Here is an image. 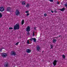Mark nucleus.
<instances>
[{
    "instance_id": "f257e3e1",
    "label": "nucleus",
    "mask_w": 67,
    "mask_h": 67,
    "mask_svg": "<svg viewBox=\"0 0 67 67\" xmlns=\"http://www.w3.org/2000/svg\"><path fill=\"white\" fill-rule=\"evenodd\" d=\"M20 28V25L19 23L16 24L15 25H14V29L15 30H19Z\"/></svg>"
},
{
    "instance_id": "f03ea898",
    "label": "nucleus",
    "mask_w": 67,
    "mask_h": 67,
    "mask_svg": "<svg viewBox=\"0 0 67 67\" xmlns=\"http://www.w3.org/2000/svg\"><path fill=\"white\" fill-rule=\"evenodd\" d=\"M1 55L3 58H5L7 56V54L6 53H1Z\"/></svg>"
},
{
    "instance_id": "7ed1b4c3",
    "label": "nucleus",
    "mask_w": 67,
    "mask_h": 67,
    "mask_svg": "<svg viewBox=\"0 0 67 67\" xmlns=\"http://www.w3.org/2000/svg\"><path fill=\"white\" fill-rule=\"evenodd\" d=\"M11 55L12 56H17L16 53V52L14 51H12L11 52Z\"/></svg>"
},
{
    "instance_id": "20e7f679",
    "label": "nucleus",
    "mask_w": 67,
    "mask_h": 67,
    "mask_svg": "<svg viewBox=\"0 0 67 67\" xmlns=\"http://www.w3.org/2000/svg\"><path fill=\"white\" fill-rule=\"evenodd\" d=\"M15 13L16 15L17 16H18V15H20V12L18 10H16V11Z\"/></svg>"
},
{
    "instance_id": "39448f33",
    "label": "nucleus",
    "mask_w": 67,
    "mask_h": 67,
    "mask_svg": "<svg viewBox=\"0 0 67 67\" xmlns=\"http://www.w3.org/2000/svg\"><path fill=\"white\" fill-rule=\"evenodd\" d=\"M4 10V9L3 7H0V11H1V12H3Z\"/></svg>"
},
{
    "instance_id": "423d86ee",
    "label": "nucleus",
    "mask_w": 67,
    "mask_h": 67,
    "mask_svg": "<svg viewBox=\"0 0 67 67\" xmlns=\"http://www.w3.org/2000/svg\"><path fill=\"white\" fill-rule=\"evenodd\" d=\"M6 11L9 12H10L11 11V8L10 7H7L6 9Z\"/></svg>"
},
{
    "instance_id": "0eeeda50",
    "label": "nucleus",
    "mask_w": 67,
    "mask_h": 67,
    "mask_svg": "<svg viewBox=\"0 0 67 67\" xmlns=\"http://www.w3.org/2000/svg\"><path fill=\"white\" fill-rule=\"evenodd\" d=\"M57 60H54L53 63L54 66H55L56 65V64H57Z\"/></svg>"
},
{
    "instance_id": "6e6552de",
    "label": "nucleus",
    "mask_w": 67,
    "mask_h": 67,
    "mask_svg": "<svg viewBox=\"0 0 67 67\" xmlns=\"http://www.w3.org/2000/svg\"><path fill=\"white\" fill-rule=\"evenodd\" d=\"M26 31L27 32H29L30 31V27L29 26L27 27Z\"/></svg>"
},
{
    "instance_id": "1a4fd4ad",
    "label": "nucleus",
    "mask_w": 67,
    "mask_h": 67,
    "mask_svg": "<svg viewBox=\"0 0 67 67\" xmlns=\"http://www.w3.org/2000/svg\"><path fill=\"white\" fill-rule=\"evenodd\" d=\"M26 52L28 53H30L31 52V50L29 49H27L26 50Z\"/></svg>"
},
{
    "instance_id": "9d476101",
    "label": "nucleus",
    "mask_w": 67,
    "mask_h": 67,
    "mask_svg": "<svg viewBox=\"0 0 67 67\" xmlns=\"http://www.w3.org/2000/svg\"><path fill=\"white\" fill-rule=\"evenodd\" d=\"M9 65V63L7 62L5 63V64H4V66L5 67H8Z\"/></svg>"
},
{
    "instance_id": "9b49d317",
    "label": "nucleus",
    "mask_w": 67,
    "mask_h": 67,
    "mask_svg": "<svg viewBox=\"0 0 67 67\" xmlns=\"http://www.w3.org/2000/svg\"><path fill=\"white\" fill-rule=\"evenodd\" d=\"M59 10H60L61 11H64L65 10V7H63V8H62L61 9H59Z\"/></svg>"
},
{
    "instance_id": "f8f14e48",
    "label": "nucleus",
    "mask_w": 67,
    "mask_h": 67,
    "mask_svg": "<svg viewBox=\"0 0 67 67\" xmlns=\"http://www.w3.org/2000/svg\"><path fill=\"white\" fill-rule=\"evenodd\" d=\"M57 41V40L56 39H53V44H55L56 42Z\"/></svg>"
},
{
    "instance_id": "ddd939ff",
    "label": "nucleus",
    "mask_w": 67,
    "mask_h": 67,
    "mask_svg": "<svg viewBox=\"0 0 67 67\" xmlns=\"http://www.w3.org/2000/svg\"><path fill=\"white\" fill-rule=\"evenodd\" d=\"M24 23V19H23L21 21V25H23Z\"/></svg>"
},
{
    "instance_id": "4468645a",
    "label": "nucleus",
    "mask_w": 67,
    "mask_h": 67,
    "mask_svg": "<svg viewBox=\"0 0 67 67\" xmlns=\"http://www.w3.org/2000/svg\"><path fill=\"white\" fill-rule=\"evenodd\" d=\"M21 3L22 5H25V1H23Z\"/></svg>"
},
{
    "instance_id": "2eb2a0df",
    "label": "nucleus",
    "mask_w": 67,
    "mask_h": 67,
    "mask_svg": "<svg viewBox=\"0 0 67 67\" xmlns=\"http://www.w3.org/2000/svg\"><path fill=\"white\" fill-rule=\"evenodd\" d=\"M37 51H40V47H39V46H38V47H37Z\"/></svg>"
},
{
    "instance_id": "dca6fc26",
    "label": "nucleus",
    "mask_w": 67,
    "mask_h": 67,
    "mask_svg": "<svg viewBox=\"0 0 67 67\" xmlns=\"http://www.w3.org/2000/svg\"><path fill=\"white\" fill-rule=\"evenodd\" d=\"M30 6V5L29 4H27V5L26 6V7H27V8H29V6Z\"/></svg>"
},
{
    "instance_id": "f3484780",
    "label": "nucleus",
    "mask_w": 67,
    "mask_h": 67,
    "mask_svg": "<svg viewBox=\"0 0 67 67\" xmlns=\"http://www.w3.org/2000/svg\"><path fill=\"white\" fill-rule=\"evenodd\" d=\"M50 47H51V49L53 48V47H54V46H53V44H51L50 45Z\"/></svg>"
},
{
    "instance_id": "a211bd4d",
    "label": "nucleus",
    "mask_w": 67,
    "mask_h": 67,
    "mask_svg": "<svg viewBox=\"0 0 67 67\" xmlns=\"http://www.w3.org/2000/svg\"><path fill=\"white\" fill-rule=\"evenodd\" d=\"M33 40H34V42H35L36 41V39H35V38H33Z\"/></svg>"
},
{
    "instance_id": "6ab92c4d",
    "label": "nucleus",
    "mask_w": 67,
    "mask_h": 67,
    "mask_svg": "<svg viewBox=\"0 0 67 67\" xmlns=\"http://www.w3.org/2000/svg\"><path fill=\"white\" fill-rule=\"evenodd\" d=\"M2 13H0V18L2 17Z\"/></svg>"
},
{
    "instance_id": "aec40b11",
    "label": "nucleus",
    "mask_w": 67,
    "mask_h": 67,
    "mask_svg": "<svg viewBox=\"0 0 67 67\" xmlns=\"http://www.w3.org/2000/svg\"><path fill=\"white\" fill-rule=\"evenodd\" d=\"M20 43L19 42H18L16 43L15 44V45H18V44H19V43Z\"/></svg>"
},
{
    "instance_id": "412c9836",
    "label": "nucleus",
    "mask_w": 67,
    "mask_h": 67,
    "mask_svg": "<svg viewBox=\"0 0 67 67\" xmlns=\"http://www.w3.org/2000/svg\"><path fill=\"white\" fill-rule=\"evenodd\" d=\"M62 57L63 58H65V55L64 54H63Z\"/></svg>"
},
{
    "instance_id": "4be33fe9",
    "label": "nucleus",
    "mask_w": 67,
    "mask_h": 67,
    "mask_svg": "<svg viewBox=\"0 0 67 67\" xmlns=\"http://www.w3.org/2000/svg\"><path fill=\"white\" fill-rule=\"evenodd\" d=\"M49 1L51 2H53L54 1L53 0H49Z\"/></svg>"
},
{
    "instance_id": "5701e85b",
    "label": "nucleus",
    "mask_w": 67,
    "mask_h": 67,
    "mask_svg": "<svg viewBox=\"0 0 67 67\" xmlns=\"http://www.w3.org/2000/svg\"><path fill=\"white\" fill-rule=\"evenodd\" d=\"M47 14L45 13L44 14V16H47Z\"/></svg>"
},
{
    "instance_id": "b1692460",
    "label": "nucleus",
    "mask_w": 67,
    "mask_h": 67,
    "mask_svg": "<svg viewBox=\"0 0 67 67\" xmlns=\"http://www.w3.org/2000/svg\"><path fill=\"white\" fill-rule=\"evenodd\" d=\"M27 44H29L30 42H29V40H27Z\"/></svg>"
},
{
    "instance_id": "393cba45",
    "label": "nucleus",
    "mask_w": 67,
    "mask_h": 67,
    "mask_svg": "<svg viewBox=\"0 0 67 67\" xmlns=\"http://www.w3.org/2000/svg\"><path fill=\"white\" fill-rule=\"evenodd\" d=\"M64 5L66 8H67V3L65 4H64Z\"/></svg>"
},
{
    "instance_id": "a878e982",
    "label": "nucleus",
    "mask_w": 67,
    "mask_h": 67,
    "mask_svg": "<svg viewBox=\"0 0 67 67\" xmlns=\"http://www.w3.org/2000/svg\"><path fill=\"white\" fill-rule=\"evenodd\" d=\"M30 40L31 41H32V40H33V38H31V39H30Z\"/></svg>"
},
{
    "instance_id": "bb28decb",
    "label": "nucleus",
    "mask_w": 67,
    "mask_h": 67,
    "mask_svg": "<svg viewBox=\"0 0 67 67\" xmlns=\"http://www.w3.org/2000/svg\"><path fill=\"white\" fill-rule=\"evenodd\" d=\"M9 30H11V29L12 30V29H13V27H9Z\"/></svg>"
},
{
    "instance_id": "cd10ccee",
    "label": "nucleus",
    "mask_w": 67,
    "mask_h": 67,
    "mask_svg": "<svg viewBox=\"0 0 67 67\" xmlns=\"http://www.w3.org/2000/svg\"><path fill=\"white\" fill-rule=\"evenodd\" d=\"M29 12L28 10L26 11L25 12V13H29Z\"/></svg>"
},
{
    "instance_id": "c85d7f7f",
    "label": "nucleus",
    "mask_w": 67,
    "mask_h": 67,
    "mask_svg": "<svg viewBox=\"0 0 67 67\" xmlns=\"http://www.w3.org/2000/svg\"><path fill=\"white\" fill-rule=\"evenodd\" d=\"M54 12L55 13H57V11L56 10H54Z\"/></svg>"
},
{
    "instance_id": "c756f323",
    "label": "nucleus",
    "mask_w": 67,
    "mask_h": 67,
    "mask_svg": "<svg viewBox=\"0 0 67 67\" xmlns=\"http://www.w3.org/2000/svg\"><path fill=\"white\" fill-rule=\"evenodd\" d=\"M29 15H30V14L29 13H27L26 14V15L27 16H29Z\"/></svg>"
},
{
    "instance_id": "7c9ffc66",
    "label": "nucleus",
    "mask_w": 67,
    "mask_h": 67,
    "mask_svg": "<svg viewBox=\"0 0 67 67\" xmlns=\"http://www.w3.org/2000/svg\"><path fill=\"white\" fill-rule=\"evenodd\" d=\"M2 49H0V52H2Z\"/></svg>"
},
{
    "instance_id": "2f4dec72",
    "label": "nucleus",
    "mask_w": 67,
    "mask_h": 67,
    "mask_svg": "<svg viewBox=\"0 0 67 67\" xmlns=\"http://www.w3.org/2000/svg\"><path fill=\"white\" fill-rule=\"evenodd\" d=\"M57 4H59V2H57Z\"/></svg>"
},
{
    "instance_id": "473e14b6",
    "label": "nucleus",
    "mask_w": 67,
    "mask_h": 67,
    "mask_svg": "<svg viewBox=\"0 0 67 67\" xmlns=\"http://www.w3.org/2000/svg\"><path fill=\"white\" fill-rule=\"evenodd\" d=\"M33 36H34V32L33 33Z\"/></svg>"
},
{
    "instance_id": "72a5a7b5",
    "label": "nucleus",
    "mask_w": 67,
    "mask_h": 67,
    "mask_svg": "<svg viewBox=\"0 0 67 67\" xmlns=\"http://www.w3.org/2000/svg\"><path fill=\"white\" fill-rule=\"evenodd\" d=\"M34 30H36V27H34Z\"/></svg>"
},
{
    "instance_id": "f704fd0d",
    "label": "nucleus",
    "mask_w": 67,
    "mask_h": 67,
    "mask_svg": "<svg viewBox=\"0 0 67 67\" xmlns=\"http://www.w3.org/2000/svg\"><path fill=\"white\" fill-rule=\"evenodd\" d=\"M51 12H52V13H54V12H53V11L51 10Z\"/></svg>"
},
{
    "instance_id": "c9c22d12",
    "label": "nucleus",
    "mask_w": 67,
    "mask_h": 67,
    "mask_svg": "<svg viewBox=\"0 0 67 67\" xmlns=\"http://www.w3.org/2000/svg\"><path fill=\"white\" fill-rule=\"evenodd\" d=\"M27 34H30V33H29V32H28L27 33Z\"/></svg>"
},
{
    "instance_id": "e433bc0d",
    "label": "nucleus",
    "mask_w": 67,
    "mask_h": 67,
    "mask_svg": "<svg viewBox=\"0 0 67 67\" xmlns=\"http://www.w3.org/2000/svg\"><path fill=\"white\" fill-rule=\"evenodd\" d=\"M4 49V48L3 47L2 48V49Z\"/></svg>"
},
{
    "instance_id": "4c0bfd02",
    "label": "nucleus",
    "mask_w": 67,
    "mask_h": 67,
    "mask_svg": "<svg viewBox=\"0 0 67 67\" xmlns=\"http://www.w3.org/2000/svg\"><path fill=\"white\" fill-rule=\"evenodd\" d=\"M61 35H60V36H59V37H60V36H61Z\"/></svg>"
},
{
    "instance_id": "58836bf2",
    "label": "nucleus",
    "mask_w": 67,
    "mask_h": 67,
    "mask_svg": "<svg viewBox=\"0 0 67 67\" xmlns=\"http://www.w3.org/2000/svg\"><path fill=\"white\" fill-rule=\"evenodd\" d=\"M42 53H44V51H42Z\"/></svg>"
},
{
    "instance_id": "ea45409f",
    "label": "nucleus",
    "mask_w": 67,
    "mask_h": 67,
    "mask_svg": "<svg viewBox=\"0 0 67 67\" xmlns=\"http://www.w3.org/2000/svg\"><path fill=\"white\" fill-rule=\"evenodd\" d=\"M57 37V38H58V37Z\"/></svg>"
},
{
    "instance_id": "a19ab883",
    "label": "nucleus",
    "mask_w": 67,
    "mask_h": 67,
    "mask_svg": "<svg viewBox=\"0 0 67 67\" xmlns=\"http://www.w3.org/2000/svg\"><path fill=\"white\" fill-rule=\"evenodd\" d=\"M54 38H57V37H54Z\"/></svg>"
},
{
    "instance_id": "79ce46f5",
    "label": "nucleus",
    "mask_w": 67,
    "mask_h": 67,
    "mask_svg": "<svg viewBox=\"0 0 67 67\" xmlns=\"http://www.w3.org/2000/svg\"><path fill=\"white\" fill-rule=\"evenodd\" d=\"M41 62H43V60H41Z\"/></svg>"
}]
</instances>
